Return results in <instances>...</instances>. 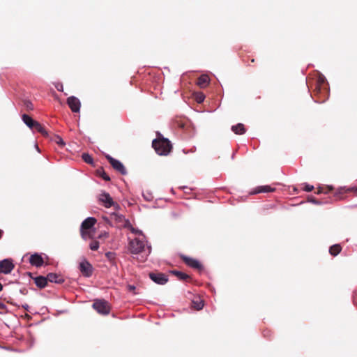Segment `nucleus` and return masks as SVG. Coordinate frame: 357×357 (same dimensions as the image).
I'll list each match as a JSON object with an SVG mask.
<instances>
[{"label":"nucleus","mask_w":357,"mask_h":357,"mask_svg":"<svg viewBox=\"0 0 357 357\" xmlns=\"http://www.w3.org/2000/svg\"><path fill=\"white\" fill-rule=\"evenodd\" d=\"M152 146L155 152L160 155H168L172 149L170 141L164 137H158L152 142Z\"/></svg>","instance_id":"1"},{"label":"nucleus","mask_w":357,"mask_h":357,"mask_svg":"<svg viewBox=\"0 0 357 357\" xmlns=\"http://www.w3.org/2000/svg\"><path fill=\"white\" fill-rule=\"evenodd\" d=\"M311 87H312L314 85V93H316L317 95H322L324 96V98L319 100V101L324 102L326 98H328V87H327V83L326 81L325 77L323 75H318L316 79L310 84Z\"/></svg>","instance_id":"2"},{"label":"nucleus","mask_w":357,"mask_h":357,"mask_svg":"<svg viewBox=\"0 0 357 357\" xmlns=\"http://www.w3.org/2000/svg\"><path fill=\"white\" fill-rule=\"evenodd\" d=\"M144 241L139 239V238H135L132 240H130L128 243V250L132 254L134 255L142 252L144 250Z\"/></svg>","instance_id":"3"},{"label":"nucleus","mask_w":357,"mask_h":357,"mask_svg":"<svg viewBox=\"0 0 357 357\" xmlns=\"http://www.w3.org/2000/svg\"><path fill=\"white\" fill-rule=\"evenodd\" d=\"M96 223V219L92 217L87 218L82 222L80 228V233L83 238L85 239L89 236V232L88 230L92 228Z\"/></svg>","instance_id":"4"},{"label":"nucleus","mask_w":357,"mask_h":357,"mask_svg":"<svg viewBox=\"0 0 357 357\" xmlns=\"http://www.w3.org/2000/svg\"><path fill=\"white\" fill-rule=\"evenodd\" d=\"M93 307L99 314L107 315L109 313L110 306L107 301L105 300H96L93 303Z\"/></svg>","instance_id":"5"},{"label":"nucleus","mask_w":357,"mask_h":357,"mask_svg":"<svg viewBox=\"0 0 357 357\" xmlns=\"http://www.w3.org/2000/svg\"><path fill=\"white\" fill-rule=\"evenodd\" d=\"M110 220L114 222L117 227H126L130 222L123 215L117 213H112L109 215Z\"/></svg>","instance_id":"6"},{"label":"nucleus","mask_w":357,"mask_h":357,"mask_svg":"<svg viewBox=\"0 0 357 357\" xmlns=\"http://www.w3.org/2000/svg\"><path fill=\"white\" fill-rule=\"evenodd\" d=\"M107 160L109 161L112 167L116 172H119L122 175H126L127 174V171L124 165L119 160L113 158L109 155H107Z\"/></svg>","instance_id":"7"},{"label":"nucleus","mask_w":357,"mask_h":357,"mask_svg":"<svg viewBox=\"0 0 357 357\" xmlns=\"http://www.w3.org/2000/svg\"><path fill=\"white\" fill-rule=\"evenodd\" d=\"M15 268L12 259H5L0 261V273L9 274Z\"/></svg>","instance_id":"8"},{"label":"nucleus","mask_w":357,"mask_h":357,"mask_svg":"<svg viewBox=\"0 0 357 357\" xmlns=\"http://www.w3.org/2000/svg\"><path fill=\"white\" fill-rule=\"evenodd\" d=\"M98 200L106 208H109L112 206H119V205L113 201V199L107 192H102L100 194Z\"/></svg>","instance_id":"9"},{"label":"nucleus","mask_w":357,"mask_h":357,"mask_svg":"<svg viewBox=\"0 0 357 357\" xmlns=\"http://www.w3.org/2000/svg\"><path fill=\"white\" fill-rule=\"evenodd\" d=\"M79 269L82 274L87 278L91 277L93 271V268L92 265L87 260L85 259L79 263Z\"/></svg>","instance_id":"10"},{"label":"nucleus","mask_w":357,"mask_h":357,"mask_svg":"<svg viewBox=\"0 0 357 357\" xmlns=\"http://www.w3.org/2000/svg\"><path fill=\"white\" fill-rule=\"evenodd\" d=\"M354 192L357 195V187L354 188H346L340 187L336 189V201L337 199L342 200L347 197V194L350 192Z\"/></svg>","instance_id":"11"},{"label":"nucleus","mask_w":357,"mask_h":357,"mask_svg":"<svg viewBox=\"0 0 357 357\" xmlns=\"http://www.w3.org/2000/svg\"><path fill=\"white\" fill-rule=\"evenodd\" d=\"M181 258L188 266L198 270L202 269V265L198 260L185 255H181Z\"/></svg>","instance_id":"12"},{"label":"nucleus","mask_w":357,"mask_h":357,"mask_svg":"<svg viewBox=\"0 0 357 357\" xmlns=\"http://www.w3.org/2000/svg\"><path fill=\"white\" fill-rule=\"evenodd\" d=\"M149 278L158 284H165L168 281L167 276L162 273H150Z\"/></svg>","instance_id":"13"},{"label":"nucleus","mask_w":357,"mask_h":357,"mask_svg":"<svg viewBox=\"0 0 357 357\" xmlns=\"http://www.w3.org/2000/svg\"><path fill=\"white\" fill-rule=\"evenodd\" d=\"M67 103L73 112H79L81 103L77 98L75 96L68 98Z\"/></svg>","instance_id":"14"},{"label":"nucleus","mask_w":357,"mask_h":357,"mask_svg":"<svg viewBox=\"0 0 357 357\" xmlns=\"http://www.w3.org/2000/svg\"><path fill=\"white\" fill-rule=\"evenodd\" d=\"M29 263L32 266H35L36 267H40V266H43L44 261H43V259L41 257V255H40L37 253H35V254L31 255V257L29 258Z\"/></svg>","instance_id":"15"},{"label":"nucleus","mask_w":357,"mask_h":357,"mask_svg":"<svg viewBox=\"0 0 357 357\" xmlns=\"http://www.w3.org/2000/svg\"><path fill=\"white\" fill-rule=\"evenodd\" d=\"M47 281L51 282H55L57 284H61L64 282V279L61 275L50 273L47 275Z\"/></svg>","instance_id":"16"},{"label":"nucleus","mask_w":357,"mask_h":357,"mask_svg":"<svg viewBox=\"0 0 357 357\" xmlns=\"http://www.w3.org/2000/svg\"><path fill=\"white\" fill-rule=\"evenodd\" d=\"M209 77L206 75H202L198 79L197 84L200 88H205L209 84Z\"/></svg>","instance_id":"17"},{"label":"nucleus","mask_w":357,"mask_h":357,"mask_svg":"<svg viewBox=\"0 0 357 357\" xmlns=\"http://www.w3.org/2000/svg\"><path fill=\"white\" fill-rule=\"evenodd\" d=\"M231 130L236 135H243L245 132L246 129L243 123H238L231 126Z\"/></svg>","instance_id":"18"},{"label":"nucleus","mask_w":357,"mask_h":357,"mask_svg":"<svg viewBox=\"0 0 357 357\" xmlns=\"http://www.w3.org/2000/svg\"><path fill=\"white\" fill-rule=\"evenodd\" d=\"M34 281H35V284H36V286L40 289L46 287V285L47 284V277H44V276L36 277L34 279Z\"/></svg>","instance_id":"19"},{"label":"nucleus","mask_w":357,"mask_h":357,"mask_svg":"<svg viewBox=\"0 0 357 357\" xmlns=\"http://www.w3.org/2000/svg\"><path fill=\"white\" fill-rule=\"evenodd\" d=\"M22 120L24 123L31 130H33L34 123L36 121L33 120L31 116L27 114L22 115Z\"/></svg>","instance_id":"20"},{"label":"nucleus","mask_w":357,"mask_h":357,"mask_svg":"<svg viewBox=\"0 0 357 357\" xmlns=\"http://www.w3.org/2000/svg\"><path fill=\"white\" fill-rule=\"evenodd\" d=\"M33 130H37L38 132H40L45 137H47L48 135L47 132L46 131L45 128L38 121H36V123H34Z\"/></svg>","instance_id":"21"},{"label":"nucleus","mask_w":357,"mask_h":357,"mask_svg":"<svg viewBox=\"0 0 357 357\" xmlns=\"http://www.w3.org/2000/svg\"><path fill=\"white\" fill-rule=\"evenodd\" d=\"M275 190V189L274 188H272L269 185H263V186L258 187L257 189L256 190L255 192L256 193L270 192H274Z\"/></svg>","instance_id":"22"},{"label":"nucleus","mask_w":357,"mask_h":357,"mask_svg":"<svg viewBox=\"0 0 357 357\" xmlns=\"http://www.w3.org/2000/svg\"><path fill=\"white\" fill-rule=\"evenodd\" d=\"M172 273L176 275L180 280L185 281L190 278V276L188 274L181 271H172Z\"/></svg>","instance_id":"23"},{"label":"nucleus","mask_w":357,"mask_h":357,"mask_svg":"<svg viewBox=\"0 0 357 357\" xmlns=\"http://www.w3.org/2000/svg\"><path fill=\"white\" fill-rule=\"evenodd\" d=\"M192 307L194 309L197 310H199L202 309L203 307H204L203 301H202L199 298H198L197 300H193L192 301Z\"/></svg>","instance_id":"24"},{"label":"nucleus","mask_w":357,"mask_h":357,"mask_svg":"<svg viewBox=\"0 0 357 357\" xmlns=\"http://www.w3.org/2000/svg\"><path fill=\"white\" fill-rule=\"evenodd\" d=\"M333 190V187L332 185H327V186H323V187H319L318 190H317V194H320V193H328L329 192H331Z\"/></svg>","instance_id":"25"},{"label":"nucleus","mask_w":357,"mask_h":357,"mask_svg":"<svg viewBox=\"0 0 357 357\" xmlns=\"http://www.w3.org/2000/svg\"><path fill=\"white\" fill-rule=\"evenodd\" d=\"M96 172H97V175L102 177L105 181H110L109 176L106 174V172L104 171V169L102 168L97 169Z\"/></svg>","instance_id":"26"},{"label":"nucleus","mask_w":357,"mask_h":357,"mask_svg":"<svg viewBox=\"0 0 357 357\" xmlns=\"http://www.w3.org/2000/svg\"><path fill=\"white\" fill-rule=\"evenodd\" d=\"M82 158L87 164L93 163V158L89 153H84L82 155Z\"/></svg>","instance_id":"27"},{"label":"nucleus","mask_w":357,"mask_h":357,"mask_svg":"<svg viewBox=\"0 0 357 357\" xmlns=\"http://www.w3.org/2000/svg\"><path fill=\"white\" fill-rule=\"evenodd\" d=\"M91 250L96 251L99 248V242L98 241H92L89 245Z\"/></svg>","instance_id":"28"},{"label":"nucleus","mask_w":357,"mask_h":357,"mask_svg":"<svg viewBox=\"0 0 357 357\" xmlns=\"http://www.w3.org/2000/svg\"><path fill=\"white\" fill-rule=\"evenodd\" d=\"M105 257L111 262L114 261L116 258V254L112 252H107L105 253Z\"/></svg>","instance_id":"29"},{"label":"nucleus","mask_w":357,"mask_h":357,"mask_svg":"<svg viewBox=\"0 0 357 357\" xmlns=\"http://www.w3.org/2000/svg\"><path fill=\"white\" fill-rule=\"evenodd\" d=\"M204 95L202 93H199L196 95L195 99L197 102L201 103L204 100Z\"/></svg>","instance_id":"30"},{"label":"nucleus","mask_w":357,"mask_h":357,"mask_svg":"<svg viewBox=\"0 0 357 357\" xmlns=\"http://www.w3.org/2000/svg\"><path fill=\"white\" fill-rule=\"evenodd\" d=\"M24 107H26V108L28 110H33V105L32 102L29 101V100L24 101Z\"/></svg>","instance_id":"31"},{"label":"nucleus","mask_w":357,"mask_h":357,"mask_svg":"<svg viewBox=\"0 0 357 357\" xmlns=\"http://www.w3.org/2000/svg\"><path fill=\"white\" fill-rule=\"evenodd\" d=\"M353 301H354V303L357 307V288L354 291Z\"/></svg>","instance_id":"32"},{"label":"nucleus","mask_w":357,"mask_h":357,"mask_svg":"<svg viewBox=\"0 0 357 357\" xmlns=\"http://www.w3.org/2000/svg\"><path fill=\"white\" fill-rule=\"evenodd\" d=\"M313 189H314L313 185H309V184H306L305 185V187H304V190L306 192H311Z\"/></svg>","instance_id":"33"},{"label":"nucleus","mask_w":357,"mask_h":357,"mask_svg":"<svg viewBox=\"0 0 357 357\" xmlns=\"http://www.w3.org/2000/svg\"><path fill=\"white\" fill-rule=\"evenodd\" d=\"M56 142L58 144H60V145H64V142L62 139L61 137H60L59 136H56Z\"/></svg>","instance_id":"34"},{"label":"nucleus","mask_w":357,"mask_h":357,"mask_svg":"<svg viewBox=\"0 0 357 357\" xmlns=\"http://www.w3.org/2000/svg\"><path fill=\"white\" fill-rule=\"evenodd\" d=\"M6 309V306L0 302V313H3Z\"/></svg>","instance_id":"35"},{"label":"nucleus","mask_w":357,"mask_h":357,"mask_svg":"<svg viewBox=\"0 0 357 357\" xmlns=\"http://www.w3.org/2000/svg\"><path fill=\"white\" fill-rule=\"evenodd\" d=\"M329 252L332 256H335V245H333L330 247Z\"/></svg>","instance_id":"36"},{"label":"nucleus","mask_w":357,"mask_h":357,"mask_svg":"<svg viewBox=\"0 0 357 357\" xmlns=\"http://www.w3.org/2000/svg\"><path fill=\"white\" fill-rule=\"evenodd\" d=\"M342 247L339 244H336V256L341 252Z\"/></svg>","instance_id":"37"},{"label":"nucleus","mask_w":357,"mask_h":357,"mask_svg":"<svg viewBox=\"0 0 357 357\" xmlns=\"http://www.w3.org/2000/svg\"><path fill=\"white\" fill-rule=\"evenodd\" d=\"M56 88L58 91H62L63 89V85L62 84H58L56 86Z\"/></svg>","instance_id":"38"},{"label":"nucleus","mask_w":357,"mask_h":357,"mask_svg":"<svg viewBox=\"0 0 357 357\" xmlns=\"http://www.w3.org/2000/svg\"><path fill=\"white\" fill-rule=\"evenodd\" d=\"M3 231L0 229V239L3 236Z\"/></svg>","instance_id":"39"},{"label":"nucleus","mask_w":357,"mask_h":357,"mask_svg":"<svg viewBox=\"0 0 357 357\" xmlns=\"http://www.w3.org/2000/svg\"><path fill=\"white\" fill-rule=\"evenodd\" d=\"M179 127L183 128H184V124L183 123H181L178 125Z\"/></svg>","instance_id":"40"},{"label":"nucleus","mask_w":357,"mask_h":357,"mask_svg":"<svg viewBox=\"0 0 357 357\" xmlns=\"http://www.w3.org/2000/svg\"><path fill=\"white\" fill-rule=\"evenodd\" d=\"M3 289V285L1 284V283L0 282V291Z\"/></svg>","instance_id":"41"},{"label":"nucleus","mask_w":357,"mask_h":357,"mask_svg":"<svg viewBox=\"0 0 357 357\" xmlns=\"http://www.w3.org/2000/svg\"><path fill=\"white\" fill-rule=\"evenodd\" d=\"M251 62L254 63L255 62V59H251Z\"/></svg>","instance_id":"42"}]
</instances>
